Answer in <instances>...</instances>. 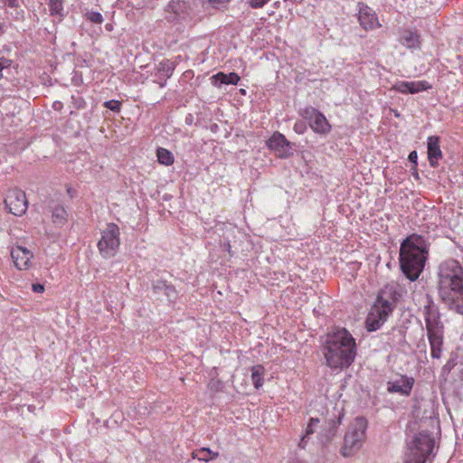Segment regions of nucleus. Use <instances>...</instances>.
Returning <instances> with one entry per match:
<instances>
[{
	"label": "nucleus",
	"instance_id": "obj_1",
	"mask_svg": "<svg viewBox=\"0 0 463 463\" xmlns=\"http://www.w3.org/2000/svg\"><path fill=\"white\" fill-rule=\"evenodd\" d=\"M438 292L449 308L463 315V266L455 259H448L438 267Z\"/></svg>",
	"mask_w": 463,
	"mask_h": 463
},
{
	"label": "nucleus",
	"instance_id": "obj_2",
	"mask_svg": "<svg viewBox=\"0 0 463 463\" xmlns=\"http://www.w3.org/2000/svg\"><path fill=\"white\" fill-rule=\"evenodd\" d=\"M430 244L419 234L407 236L401 243L399 262L402 273L411 281H415L422 273L429 256Z\"/></svg>",
	"mask_w": 463,
	"mask_h": 463
},
{
	"label": "nucleus",
	"instance_id": "obj_3",
	"mask_svg": "<svg viewBox=\"0 0 463 463\" xmlns=\"http://www.w3.org/2000/svg\"><path fill=\"white\" fill-rule=\"evenodd\" d=\"M324 354L329 367L346 368L356 355L355 340L345 328L336 327L327 335Z\"/></svg>",
	"mask_w": 463,
	"mask_h": 463
},
{
	"label": "nucleus",
	"instance_id": "obj_4",
	"mask_svg": "<svg viewBox=\"0 0 463 463\" xmlns=\"http://www.w3.org/2000/svg\"><path fill=\"white\" fill-rule=\"evenodd\" d=\"M402 287L395 282L385 285L379 292L366 318L368 331H375L387 320L395 302L401 298Z\"/></svg>",
	"mask_w": 463,
	"mask_h": 463
},
{
	"label": "nucleus",
	"instance_id": "obj_5",
	"mask_svg": "<svg viewBox=\"0 0 463 463\" xmlns=\"http://www.w3.org/2000/svg\"><path fill=\"white\" fill-rule=\"evenodd\" d=\"M366 429L367 421L364 418L357 417L354 420L344 437L341 449L344 457L353 456L360 450L365 440Z\"/></svg>",
	"mask_w": 463,
	"mask_h": 463
},
{
	"label": "nucleus",
	"instance_id": "obj_6",
	"mask_svg": "<svg viewBox=\"0 0 463 463\" xmlns=\"http://www.w3.org/2000/svg\"><path fill=\"white\" fill-rule=\"evenodd\" d=\"M119 247V228L115 223H109L102 232L98 243L100 254L104 258L113 257Z\"/></svg>",
	"mask_w": 463,
	"mask_h": 463
},
{
	"label": "nucleus",
	"instance_id": "obj_7",
	"mask_svg": "<svg viewBox=\"0 0 463 463\" xmlns=\"http://www.w3.org/2000/svg\"><path fill=\"white\" fill-rule=\"evenodd\" d=\"M433 448L434 439L430 435L423 432L419 433L414 437L407 456H411L416 461L420 458V463H425L427 456L432 452Z\"/></svg>",
	"mask_w": 463,
	"mask_h": 463
},
{
	"label": "nucleus",
	"instance_id": "obj_8",
	"mask_svg": "<svg viewBox=\"0 0 463 463\" xmlns=\"http://www.w3.org/2000/svg\"><path fill=\"white\" fill-rule=\"evenodd\" d=\"M301 115L308 121L311 129L317 134L326 135L330 132L331 125L328 120L324 114L315 108L304 109Z\"/></svg>",
	"mask_w": 463,
	"mask_h": 463
},
{
	"label": "nucleus",
	"instance_id": "obj_9",
	"mask_svg": "<svg viewBox=\"0 0 463 463\" xmlns=\"http://www.w3.org/2000/svg\"><path fill=\"white\" fill-rule=\"evenodd\" d=\"M5 204L14 215H23L26 212L28 204L24 192L20 189L9 190L5 199Z\"/></svg>",
	"mask_w": 463,
	"mask_h": 463
},
{
	"label": "nucleus",
	"instance_id": "obj_10",
	"mask_svg": "<svg viewBox=\"0 0 463 463\" xmlns=\"http://www.w3.org/2000/svg\"><path fill=\"white\" fill-rule=\"evenodd\" d=\"M168 12L173 19L186 20L194 14V0H171Z\"/></svg>",
	"mask_w": 463,
	"mask_h": 463
},
{
	"label": "nucleus",
	"instance_id": "obj_11",
	"mask_svg": "<svg viewBox=\"0 0 463 463\" xmlns=\"http://www.w3.org/2000/svg\"><path fill=\"white\" fill-rule=\"evenodd\" d=\"M432 88L427 80H417V81H404L400 80L395 82L392 90L400 92L402 94H416L421 91L430 90Z\"/></svg>",
	"mask_w": 463,
	"mask_h": 463
},
{
	"label": "nucleus",
	"instance_id": "obj_12",
	"mask_svg": "<svg viewBox=\"0 0 463 463\" xmlns=\"http://www.w3.org/2000/svg\"><path fill=\"white\" fill-rule=\"evenodd\" d=\"M267 145L279 157L286 158L292 155L290 142L279 132L274 133L268 140Z\"/></svg>",
	"mask_w": 463,
	"mask_h": 463
},
{
	"label": "nucleus",
	"instance_id": "obj_13",
	"mask_svg": "<svg viewBox=\"0 0 463 463\" xmlns=\"http://www.w3.org/2000/svg\"><path fill=\"white\" fill-rule=\"evenodd\" d=\"M358 20L364 30H374L381 26L375 12L364 4H359Z\"/></svg>",
	"mask_w": 463,
	"mask_h": 463
},
{
	"label": "nucleus",
	"instance_id": "obj_14",
	"mask_svg": "<svg viewBox=\"0 0 463 463\" xmlns=\"http://www.w3.org/2000/svg\"><path fill=\"white\" fill-rule=\"evenodd\" d=\"M33 253L23 246H15L11 250V257L18 269H27L30 266Z\"/></svg>",
	"mask_w": 463,
	"mask_h": 463
},
{
	"label": "nucleus",
	"instance_id": "obj_15",
	"mask_svg": "<svg viewBox=\"0 0 463 463\" xmlns=\"http://www.w3.org/2000/svg\"><path fill=\"white\" fill-rule=\"evenodd\" d=\"M414 385V379L406 375H402L399 379L388 382L387 391L389 392H397L408 396Z\"/></svg>",
	"mask_w": 463,
	"mask_h": 463
},
{
	"label": "nucleus",
	"instance_id": "obj_16",
	"mask_svg": "<svg viewBox=\"0 0 463 463\" xmlns=\"http://www.w3.org/2000/svg\"><path fill=\"white\" fill-rule=\"evenodd\" d=\"M425 324L427 335L443 333V326L439 321L438 311L433 307H428L425 310Z\"/></svg>",
	"mask_w": 463,
	"mask_h": 463
},
{
	"label": "nucleus",
	"instance_id": "obj_17",
	"mask_svg": "<svg viewBox=\"0 0 463 463\" xmlns=\"http://www.w3.org/2000/svg\"><path fill=\"white\" fill-rule=\"evenodd\" d=\"M427 145L430 165L435 167L438 165V161L442 157V152L439 147V137L436 136L429 137Z\"/></svg>",
	"mask_w": 463,
	"mask_h": 463
},
{
	"label": "nucleus",
	"instance_id": "obj_18",
	"mask_svg": "<svg viewBox=\"0 0 463 463\" xmlns=\"http://www.w3.org/2000/svg\"><path fill=\"white\" fill-rule=\"evenodd\" d=\"M399 42L408 49H418L420 46V35L411 30H403L400 33Z\"/></svg>",
	"mask_w": 463,
	"mask_h": 463
},
{
	"label": "nucleus",
	"instance_id": "obj_19",
	"mask_svg": "<svg viewBox=\"0 0 463 463\" xmlns=\"http://www.w3.org/2000/svg\"><path fill=\"white\" fill-rule=\"evenodd\" d=\"M240 76L235 72L225 74L223 72H218L217 74L211 77V82L214 87L220 88L222 84H238Z\"/></svg>",
	"mask_w": 463,
	"mask_h": 463
},
{
	"label": "nucleus",
	"instance_id": "obj_20",
	"mask_svg": "<svg viewBox=\"0 0 463 463\" xmlns=\"http://www.w3.org/2000/svg\"><path fill=\"white\" fill-rule=\"evenodd\" d=\"M430 345V355L434 359H439L442 353L443 333L427 335Z\"/></svg>",
	"mask_w": 463,
	"mask_h": 463
},
{
	"label": "nucleus",
	"instance_id": "obj_21",
	"mask_svg": "<svg viewBox=\"0 0 463 463\" xmlns=\"http://www.w3.org/2000/svg\"><path fill=\"white\" fill-rule=\"evenodd\" d=\"M264 368L261 365H255L251 368V380L256 389L263 385Z\"/></svg>",
	"mask_w": 463,
	"mask_h": 463
},
{
	"label": "nucleus",
	"instance_id": "obj_22",
	"mask_svg": "<svg viewBox=\"0 0 463 463\" xmlns=\"http://www.w3.org/2000/svg\"><path fill=\"white\" fill-rule=\"evenodd\" d=\"M156 156L158 162L164 165H171L174 163L173 154L165 148L159 147L156 151Z\"/></svg>",
	"mask_w": 463,
	"mask_h": 463
},
{
	"label": "nucleus",
	"instance_id": "obj_23",
	"mask_svg": "<svg viewBox=\"0 0 463 463\" xmlns=\"http://www.w3.org/2000/svg\"><path fill=\"white\" fill-rule=\"evenodd\" d=\"M319 423V420L317 418H311L310 421L306 429L305 434L302 436L301 440L298 443V447L301 449H305L307 439H308L309 435L313 434L315 431V428Z\"/></svg>",
	"mask_w": 463,
	"mask_h": 463
},
{
	"label": "nucleus",
	"instance_id": "obj_24",
	"mask_svg": "<svg viewBox=\"0 0 463 463\" xmlns=\"http://www.w3.org/2000/svg\"><path fill=\"white\" fill-rule=\"evenodd\" d=\"M218 455V452H213L211 449L207 448H203L198 452L193 453L194 458H198L199 460L206 462L209 461L210 459L216 458Z\"/></svg>",
	"mask_w": 463,
	"mask_h": 463
},
{
	"label": "nucleus",
	"instance_id": "obj_25",
	"mask_svg": "<svg viewBox=\"0 0 463 463\" xmlns=\"http://www.w3.org/2000/svg\"><path fill=\"white\" fill-rule=\"evenodd\" d=\"M174 69V63L168 60L160 61L157 66L158 72L163 73L166 78L172 75Z\"/></svg>",
	"mask_w": 463,
	"mask_h": 463
},
{
	"label": "nucleus",
	"instance_id": "obj_26",
	"mask_svg": "<svg viewBox=\"0 0 463 463\" xmlns=\"http://www.w3.org/2000/svg\"><path fill=\"white\" fill-rule=\"evenodd\" d=\"M52 219L55 223L62 224L67 219V213L64 207H55L52 212Z\"/></svg>",
	"mask_w": 463,
	"mask_h": 463
},
{
	"label": "nucleus",
	"instance_id": "obj_27",
	"mask_svg": "<svg viewBox=\"0 0 463 463\" xmlns=\"http://www.w3.org/2000/svg\"><path fill=\"white\" fill-rule=\"evenodd\" d=\"M50 12L52 15H61L63 10L61 0H49Z\"/></svg>",
	"mask_w": 463,
	"mask_h": 463
},
{
	"label": "nucleus",
	"instance_id": "obj_28",
	"mask_svg": "<svg viewBox=\"0 0 463 463\" xmlns=\"http://www.w3.org/2000/svg\"><path fill=\"white\" fill-rule=\"evenodd\" d=\"M85 16L89 21H90L93 24H99L103 22V17H102L101 14L99 12H95V11L88 12V13H86Z\"/></svg>",
	"mask_w": 463,
	"mask_h": 463
},
{
	"label": "nucleus",
	"instance_id": "obj_29",
	"mask_svg": "<svg viewBox=\"0 0 463 463\" xmlns=\"http://www.w3.org/2000/svg\"><path fill=\"white\" fill-rule=\"evenodd\" d=\"M104 107L114 111V112H119L121 108V103L118 100H109L104 103Z\"/></svg>",
	"mask_w": 463,
	"mask_h": 463
},
{
	"label": "nucleus",
	"instance_id": "obj_30",
	"mask_svg": "<svg viewBox=\"0 0 463 463\" xmlns=\"http://www.w3.org/2000/svg\"><path fill=\"white\" fill-rule=\"evenodd\" d=\"M270 0H245V2L254 9H259L263 7Z\"/></svg>",
	"mask_w": 463,
	"mask_h": 463
},
{
	"label": "nucleus",
	"instance_id": "obj_31",
	"mask_svg": "<svg viewBox=\"0 0 463 463\" xmlns=\"http://www.w3.org/2000/svg\"><path fill=\"white\" fill-rule=\"evenodd\" d=\"M164 295L167 298L168 300L173 301L176 298L177 292L174 287L166 285V288L164 290Z\"/></svg>",
	"mask_w": 463,
	"mask_h": 463
},
{
	"label": "nucleus",
	"instance_id": "obj_32",
	"mask_svg": "<svg viewBox=\"0 0 463 463\" xmlns=\"http://www.w3.org/2000/svg\"><path fill=\"white\" fill-rule=\"evenodd\" d=\"M166 285L167 284L165 281L157 280L153 284V290L156 294H164V290L165 289Z\"/></svg>",
	"mask_w": 463,
	"mask_h": 463
},
{
	"label": "nucleus",
	"instance_id": "obj_33",
	"mask_svg": "<svg viewBox=\"0 0 463 463\" xmlns=\"http://www.w3.org/2000/svg\"><path fill=\"white\" fill-rule=\"evenodd\" d=\"M293 129L298 134H303L307 129V126L303 121H297L294 124Z\"/></svg>",
	"mask_w": 463,
	"mask_h": 463
},
{
	"label": "nucleus",
	"instance_id": "obj_34",
	"mask_svg": "<svg viewBox=\"0 0 463 463\" xmlns=\"http://www.w3.org/2000/svg\"><path fill=\"white\" fill-rule=\"evenodd\" d=\"M11 65V61L9 59H6L5 57H1L0 58V79H2L3 77V70L5 68H7Z\"/></svg>",
	"mask_w": 463,
	"mask_h": 463
},
{
	"label": "nucleus",
	"instance_id": "obj_35",
	"mask_svg": "<svg viewBox=\"0 0 463 463\" xmlns=\"http://www.w3.org/2000/svg\"><path fill=\"white\" fill-rule=\"evenodd\" d=\"M209 3L215 8L224 6L230 0H208Z\"/></svg>",
	"mask_w": 463,
	"mask_h": 463
},
{
	"label": "nucleus",
	"instance_id": "obj_36",
	"mask_svg": "<svg viewBox=\"0 0 463 463\" xmlns=\"http://www.w3.org/2000/svg\"><path fill=\"white\" fill-rule=\"evenodd\" d=\"M32 289L35 293H43L44 291V287L42 284H33Z\"/></svg>",
	"mask_w": 463,
	"mask_h": 463
},
{
	"label": "nucleus",
	"instance_id": "obj_37",
	"mask_svg": "<svg viewBox=\"0 0 463 463\" xmlns=\"http://www.w3.org/2000/svg\"><path fill=\"white\" fill-rule=\"evenodd\" d=\"M409 160L412 163H415L417 162V158H418V156H417V152L416 151H412L410 153L409 155Z\"/></svg>",
	"mask_w": 463,
	"mask_h": 463
},
{
	"label": "nucleus",
	"instance_id": "obj_38",
	"mask_svg": "<svg viewBox=\"0 0 463 463\" xmlns=\"http://www.w3.org/2000/svg\"><path fill=\"white\" fill-rule=\"evenodd\" d=\"M3 3L7 5L10 7H14L16 5L17 0H1Z\"/></svg>",
	"mask_w": 463,
	"mask_h": 463
},
{
	"label": "nucleus",
	"instance_id": "obj_39",
	"mask_svg": "<svg viewBox=\"0 0 463 463\" xmlns=\"http://www.w3.org/2000/svg\"><path fill=\"white\" fill-rule=\"evenodd\" d=\"M420 458L418 459V461L413 460V458H411V456L406 455V458L404 460V463H420Z\"/></svg>",
	"mask_w": 463,
	"mask_h": 463
},
{
	"label": "nucleus",
	"instance_id": "obj_40",
	"mask_svg": "<svg viewBox=\"0 0 463 463\" xmlns=\"http://www.w3.org/2000/svg\"><path fill=\"white\" fill-rule=\"evenodd\" d=\"M290 463H305V462H303V461H301V460H296V461H292V462H290Z\"/></svg>",
	"mask_w": 463,
	"mask_h": 463
},
{
	"label": "nucleus",
	"instance_id": "obj_41",
	"mask_svg": "<svg viewBox=\"0 0 463 463\" xmlns=\"http://www.w3.org/2000/svg\"><path fill=\"white\" fill-rule=\"evenodd\" d=\"M164 86H165V82L160 83V87H164Z\"/></svg>",
	"mask_w": 463,
	"mask_h": 463
}]
</instances>
